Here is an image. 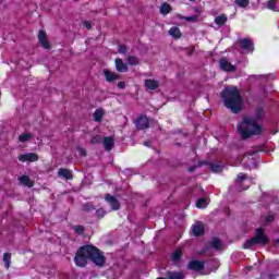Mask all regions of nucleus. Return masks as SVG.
<instances>
[{"label":"nucleus","mask_w":279,"mask_h":279,"mask_svg":"<svg viewBox=\"0 0 279 279\" xmlns=\"http://www.w3.org/2000/svg\"><path fill=\"white\" fill-rule=\"evenodd\" d=\"M265 119V109L257 107L254 118L244 116L242 123L238 125V132L242 136L243 141L252 138V136H260L263 134V126L258 124V121Z\"/></svg>","instance_id":"obj_1"},{"label":"nucleus","mask_w":279,"mask_h":279,"mask_svg":"<svg viewBox=\"0 0 279 279\" xmlns=\"http://www.w3.org/2000/svg\"><path fill=\"white\" fill-rule=\"evenodd\" d=\"M88 260H92L96 267H104L106 265V256L101 250L90 244L81 246L74 256L76 267H86Z\"/></svg>","instance_id":"obj_2"},{"label":"nucleus","mask_w":279,"mask_h":279,"mask_svg":"<svg viewBox=\"0 0 279 279\" xmlns=\"http://www.w3.org/2000/svg\"><path fill=\"white\" fill-rule=\"evenodd\" d=\"M255 245H260L262 247L269 245V236L265 234V229L257 228L255 230V235L244 242L243 248L252 250V247H255Z\"/></svg>","instance_id":"obj_3"},{"label":"nucleus","mask_w":279,"mask_h":279,"mask_svg":"<svg viewBox=\"0 0 279 279\" xmlns=\"http://www.w3.org/2000/svg\"><path fill=\"white\" fill-rule=\"evenodd\" d=\"M222 99L226 106H241L243 99L236 86H228L222 90Z\"/></svg>","instance_id":"obj_4"},{"label":"nucleus","mask_w":279,"mask_h":279,"mask_svg":"<svg viewBox=\"0 0 279 279\" xmlns=\"http://www.w3.org/2000/svg\"><path fill=\"white\" fill-rule=\"evenodd\" d=\"M199 165H206L211 173H223V165L221 162L201 161Z\"/></svg>","instance_id":"obj_5"},{"label":"nucleus","mask_w":279,"mask_h":279,"mask_svg":"<svg viewBox=\"0 0 279 279\" xmlns=\"http://www.w3.org/2000/svg\"><path fill=\"white\" fill-rule=\"evenodd\" d=\"M205 267H206L205 260L193 259V260H190L187 264V269H190L191 271H203Z\"/></svg>","instance_id":"obj_6"},{"label":"nucleus","mask_w":279,"mask_h":279,"mask_svg":"<svg viewBox=\"0 0 279 279\" xmlns=\"http://www.w3.org/2000/svg\"><path fill=\"white\" fill-rule=\"evenodd\" d=\"M38 154L36 153H27V154H23L20 155L17 157V160H20V162H38Z\"/></svg>","instance_id":"obj_7"},{"label":"nucleus","mask_w":279,"mask_h":279,"mask_svg":"<svg viewBox=\"0 0 279 279\" xmlns=\"http://www.w3.org/2000/svg\"><path fill=\"white\" fill-rule=\"evenodd\" d=\"M105 201L107 202V204H109V206H111L112 210H121V203L114 196L106 194Z\"/></svg>","instance_id":"obj_8"},{"label":"nucleus","mask_w":279,"mask_h":279,"mask_svg":"<svg viewBox=\"0 0 279 279\" xmlns=\"http://www.w3.org/2000/svg\"><path fill=\"white\" fill-rule=\"evenodd\" d=\"M135 126L137 130H147L149 128V119L145 116H141L135 120Z\"/></svg>","instance_id":"obj_9"},{"label":"nucleus","mask_w":279,"mask_h":279,"mask_svg":"<svg viewBox=\"0 0 279 279\" xmlns=\"http://www.w3.org/2000/svg\"><path fill=\"white\" fill-rule=\"evenodd\" d=\"M220 69L227 71V73H234L236 71V66L232 65L226 58L220 60Z\"/></svg>","instance_id":"obj_10"},{"label":"nucleus","mask_w":279,"mask_h":279,"mask_svg":"<svg viewBox=\"0 0 279 279\" xmlns=\"http://www.w3.org/2000/svg\"><path fill=\"white\" fill-rule=\"evenodd\" d=\"M104 75H105L106 82H109V83L117 82V80H119V74L108 69L104 70Z\"/></svg>","instance_id":"obj_11"},{"label":"nucleus","mask_w":279,"mask_h":279,"mask_svg":"<svg viewBox=\"0 0 279 279\" xmlns=\"http://www.w3.org/2000/svg\"><path fill=\"white\" fill-rule=\"evenodd\" d=\"M38 40H39L41 47H44V49H50L51 48V46L49 45V40H47V33H45V31L39 32Z\"/></svg>","instance_id":"obj_12"},{"label":"nucleus","mask_w":279,"mask_h":279,"mask_svg":"<svg viewBox=\"0 0 279 279\" xmlns=\"http://www.w3.org/2000/svg\"><path fill=\"white\" fill-rule=\"evenodd\" d=\"M102 145L106 151H112V148L114 147V137H104Z\"/></svg>","instance_id":"obj_13"},{"label":"nucleus","mask_w":279,"mask_h":279,"mask_svg":"<svg viewBox=\"0 0 279 279\" xmlns=\"http://www.w3.org/2000/svg\"><path fill=\"white\" fill-rule=\"evenodd\" d=\"M240 45L244 51H254V43H252L250 39H241Z\"/></svg>","instance_id":"obj_14"},{"label":"nucleus","mask_w":279,"mask_h":279,"mask_svg":"<svg viewBox=\"0 0 279 279\" xmlns=\"http://www.w3.org/2000/svg\"><path fill=\"white\" fill-rule=\"evenodd\" d=\"M59 178H64L65 180H73V172L66 168H60L58 170Z\"/></svg>","instance_id":"obj_15"},{"label":"nucleus","mask_w":279,"mask_h":279,"mask_svg":"<svg viewBox=\"0 0 279 279\" xmlns=\"http://www.w3.org/2000/svg\"><path fill=\"white\" fill-rule=\"evenodd\" d=\"M116 69L119 73H128V64L122 59H116Z\"/></svg>","instance_id":"obj_16"},{"label":"nucleus","mask_w":279,"mask_h":279,"mask_svg":"<svg viewBox=\"0 0 279 279\" xmlns=\"http://www.w3.org/2000/svg\"><path fill=\"white\" fill-rule=\"evenodd\" d=\"M194 236H203L205 229L203 223L194 225L192 228Z\"/></svg>","instance_id":"obj_17"},{"label":"nucleus","mask_w":279,"mask_h":279,"mask_svg":"<svg viewBox=\"0 0 279 279\" xmlns=\"http://www.w3.org/2000/svg\"><path fill=\"white\" fill-rule=\"evenodd\" d=\"M145 86H146L147 90H156V88H158V86H160V83H158V81H156V80H146Z\"/></svg>","instance_id":"obj_18"},{"label":"nucleus","mask_w":279,"mask_h":279,"mask_svg":"<svg viewBox=\"0 0 279 279\" xmlns=\"http://www.w3.org/2000/svg\"><path fill=\"white\" fill-rule=\"evenodd\" d=\"M2 260L4 263L5 269H10V265L12 263V253H4L2 256Z\"/></svg>","instance_id":"obj_19"},{"label":"nucleus","mask_w":279,"mask_h":279,"mask_svg":"<svg viewBox=\"0 0 279 279\" xmlns=\"http://www.w3.org/2000/svg\"><path fill=\"white\" fill-rule=\"evenodd\" d=\"M169 35L172 37V38H181L182 37V32H180V28L173 26L169 29Z\"/></svg>","instance_id":"obj_20"},{"label":"nucleus","mask_w":279,"mask_h":279,"mask_svg":"<svg viewBox=\"0 0 279 279\" xmlns=\"http://www.w3.org/2000/svg\"><path fill=\"white\" fill-rule=\"evenodd\" d=\"M167 279H184V274L178 271H168Z\"/></svg>","instance_id":"obj_21"},{"label":"nucleus","mask_w":279,"mask_h":279,"mask_svg":"<svg viewBox=\"0 0 279 279\" xmlns=\"http://www.w3.org/2000/svg\"><path fill=\"white\" fill-rule=\"evenodd\" d=\"M20 182L22 184H24V186H28L29 189H32V186H34V183L32 182V179H29L28 175L20 177Z\"/></svg>","instance_id":"obj_22"},{"label":"nucleus","mask_w":279,"mask_h":279,"mask_svg":"<svg viewBox=\"0 0 279 279\" xmlns=\"http://www.w3.org/2000/svg\"><path fill=\"white\" fill-rule=\"evenodd\" d=\"M209 245L214 250H221V240H219V238H213L211 242L209 243Z\"/></svg>","instance_id":"obj_23"},{"label":"nucleus","mask_w":279,"mask_h":279,"mask_svg":"<svg viewBox=\"0 0 279 279\" xmlns=\"http://www.w3.org/2000/svg\"><path fill=\"white\" fill-rule=\"evenodd\" d=\"M171 258L174 263H178L179 260H182V250H180V248L175 250L172 253Z\"/></svg>","instance_id":"obj_24"},{"label":"nucleus","mask_w":279,"mask_h":279,"mask_svg":"<svg viewBox=\"0 0 279 279\" xmlns=\"http://www.w3.org/2000/svg\"><path fill=\"white\" fill-rule=\"evenodd\" d=\"M34 137V134L32 133H23L19 136L20 143H27V141L32 140Z\"/></svg>","instance_id":"obj_25"},{"label":"nucleus","mask_w":279,"mask_h":279,"mask_svg":"<svg viewBox=\"0 0 279 279\" xmlns=\"http://www.w3.org/2000/svg\"><path fill=\"white\" fill-rule=\"evenodd\" d=\"M215 23H216V25H219V26L226 25V23H228V16H226V15H219V16H217V17L215 19Z\"/></svg>","instance_id":"obj_26"},{"label":"nucleus","mask_w":279,"mask_h":279,"mask_svg":"<svg viewBox=\"0 0 279 279\" xmlns=\"http://www.w3.org/2000/svg\"><path fill=\"white\" fill-rule=\"evenodd\" d=\"M169 12H171V4H169V3L161 4L160 14L167 15V14H169Z\"/></svg>","instance_id":"obj_27"},{"label":"nucleus","mask_w":279,"mask_h":279,"mask_svg":"<svg viewBox=\"0 0 279 279\" xmlns=\"http://www.w3.org/2000/svg\"><path fill=\"white\" fill-rule=\"evenodd\" d=\"M104 119V110L102 109H96L94 112V121L99 122Z\"/></svg>","instance_id":"obj_28"},{"label":"nucleus","mask_w":279,"mask_h":279,"mask_svg":"<svg viewBox=\"0 0 279 279\" xmlns=\"http://www.w3.org/2000/svg\"><path fill=\"white\" fill-rule=\"evenodd\" d=\"M207 265L209 267V271H217L218 267L217 266V259H208Z\"/></svg>","instance_id":"obj_29"},{"label":"nucleus","mask_w":279,"mask_h":279,"mask_svg":"<svg viewBox=\"0 0 279 279\" xmlns=\"http://www.w3.org/2000/svg\"><path fill=\"white\" fill-rule=\"evenodd\" d=\"M276 220V215L269 213L265 218V226H269V223H274Z\"/></svg>","instance_id":"obj_30"},{"label":"nucleus","mask_w":279,"mask_h":279,"mask_svg":"<svg viewBox=\"0 0 279 279\" xmlns=\"http://www.w3.org/2000/svg\"><path fill=\"white\" fill-rule=\"evenodd\" d=\"M233 114H239L243 110V106H227Z\"/></svg>","instance_id":"obj_31"},{"label":"nucleus","mask_w":279,"mask_h":279,"mask_svg":"<svg viewBox=\"0 0 279 279\" xmlns=\"http://www.w3.org/2000/svg\"><path fill=\"white\" fill-rule=\"evenodd\" d=\"M106 215H108V213L106 211V209L104 208H98L96 210V217L97 219H104L106 217Z\"/></svg>","instance_id":"obj_32"},{"label":"nucleus","mask_w":279,"mask_h":279,"mask_svg":"<svg viewBox=\"0 0 279 279\" xmlns=\"http://www.w3.org/2000/svg\"><path fill=\"white\" fill-rule=\"evenodd\" d=\"M235 5L238 8H247V5H250V0H235Z\"/></svg>","instance_id":"obj_33"},{"label":"nucleus","mask_w":279,"mask_h":279,"mask_svg":"<svg viewBox=\"0 0 279 279\" xmlns=\"http://www.w3.org/2000/svg\"><path fill=\"white\" fill-rule=\"evenodd\" d=\"M244 180H247V174L240 172L235 179L236 184H242Z\"/></svg>","instance_id":"obj_34"},{"label":"nucleus","mask_w":279,"mask_h":279,"mask_svg":"<svg viewBox=\"0 0 279 279\" xmlns=\"http://www.w3.org/2000/svg\"><path fill=\"white\" fill-rule=\"evenodd\" d=\"M90 143L93 145H99V144L104 143V140L101 138L100 135H95V136L92 137Z\"/></svg>","instance_id":"obj_35"},{"label":"nucleus","mask_w":279,"mask_h":279,"mask_svg":"<svg viewBox=\"0 0 279 279\" xmlns=\"http://www.w3.org/2000/svg\"><path fill=\"white\" fill-rule=\"evenodd\" d=\"M82 209L84 213H93V210H95V205L84 204Z\"/></svg>","instance_id":"obj_36"},{"label":"nucleus","mask_w":279,"mask_h":279,"mask_svg":"<svg viewBox=\"0 0 279 279\" xmlns=\"http://www.w3.org/2000/svg\"><path fill=\"white\" fill-rule=\"evenodd\" d=\"M73 230L76 232V234H84V230H86V228H84L82 225H75Z\"/></svg>","instance_id":"obj_37"},{"label":"nucleus","mask_w":279,"mask_h":279,"mask_svg":"<svg viewBox=\"0 0 279 279\" xmlns=\"http://www.w3.org/2000/svg\"><path fill=\"white\" fill-rule=\"evenodd\" d=\"M128 64H130L131 66H136V64H138V58H136V57H129L128 58Z\"/></svg>","instance_id":"obj_38"},{"label":"nucleus","mask_w":279,"mask_h":279,"mask_svg":"<svg viewBox=\"0 0 279 279\" xmlns=\"http://www.w3.org/2000/svg\"><path fill=\"white\" fill-rule=\"evenodd\" d=\"M206 206V198L201 197L196 201V208H204Z\"/></svg>","instance_id":"obj_39"},{"label":"nucleus","mask_w":279,"mask_h":279,"mask_svg":"<svg viewBox=\"0 0 279 279\" xmlns=\"http://www.w3.org/2000/svg\"><path fill=\"white\" fill-rule=\"evenodd\" d=\"M278 0H269L267 3L268 10H276V3Z\"/></svg>","instance_id":"obj_40"},{"label":"nucleus","mask_w":279,"mask_h":279,"mask_svg":"<svg viewBox=\"0 0 279 279\" xmlns=\"http://www.w3.org/2000/svg\"><path fill=\"white\" fill-rule=\"evenodd\" d=\"M210 243L205 244V246L203 247V250L201 251V254H207V252H210Z\"/></svg>","instance_id":"obj_41"},{"label":"nucleus","mask_w":279,"mask_h":279,"mask_svg":"<svg viewBox=\"0 0 279 279\" xmlns=\"http://www.w3.org/2000/svg\"><path fill=\"white\" fill-rule=\"evenodd\" d=\"M184 21H190L192 23H195V21H197V15H194V16H186V17H183Z\"/></svg>","instance_id":"obj_42"},{"label":"nucleus","mask_w":279,"mask_h":279,"mask_svg":"<svg viewBox=\"0 0 279 279\" xmlns=\"http://www.w3.org/2000/svg\"><path fill=\"white\" fill-rule=\"evenodd\" d=\"M77 151H78L80 156H83V157H86V156H87V153H86V149H85V148L78 147V148H77Z\"/></svg>","instance_id":"obj_43"},{"label":"nucleus","mask_w":279,"mask_h":279,"mask_svg":"<svg viewBox=\"0 0 279 279\" xmlns=\"http://www.w3.org/2000/svg\"><path fill=\"white\" fill-rule=\"evenodd\" d=\"M118 51H119V53H128V47H125V46H119Z\"/></svg>","instance_id":"obj_44"},{"label":"nucleus","mask_w":279,"mask_h":279,"mask_svg":"<svg viewBox=\"0 0 279 279\" xmlns=\"http://www.w3.org/2000/svg\"><path fill=\"white\" fill-rule=\"evenodd\" d=\"M84 27H86V29H90L92 25H90V22L86 21L84 22Z\"/></svg>","instance_id":"obj_45"},{"label":"nucleus","mask_w":279,"mask_h":279,"mask_svg":"<svg viewBox=\"0 0 279 279\" xmlns=\"http://www.w3.org/2000/svg\"><path fill=\"white\" fill-rule=\"evenodd\" d=\"M118 88H121V89L125 88V82H119Z\"/></svg>","instance_id":"obj_46"},{"label":"nucleus","mask_w":279,"mask_h":279,"mask_svg":"<svg viewBox=\"0 0 279 279\" xmlns=\"http://www.w3.org/2000/svg\"><path fill=\"white\" fill-rule=\"evenodd\" d=\"M143 145H145V147H151V142L150 141H146L143 143Z\"/></svg>","instance_id":"obj_47"},{"label":"nucleus","mask_w":279,"mask_h":279,"mask_svg":"<svg viewBox=\"0 0 279 279\" xmlns=\"http://www.w3.org/2000/svg\"><path fill=\"white\" fill-rule=\"evenodd\" d=\"M267 278H268V279H276V275H275V274H268V275H267Z\"/></svg>","instance_id":"obj_48"},{"label":"nucleus","mask_w":279,"mask_h":279,"mask_svg":"<svg viewBox=\"0 0 279 279\" xmlns=\"http://www.w3.org/2000/svg\"><path fill=\"white\" fill-rule=\"evenodd\" d=\"M187 171H189L190 173H193V171H195V166L190 167V168L187 169Z\"/></svg>","instance_id":"obj_49"},{"label":"nucleus","mask_w":279,"mask_h":279,"mask_svg":"<svg viewBox=\"0 0 279 279\" xmlns=\"http://www.w3.org/2000/svg\"><path fill=\"white\" fill-rule=\"evenodd\" d=\"M157 279H166L165 277H158Z\"/></svg>","instance_id":"obj_50"}]
</instances>
